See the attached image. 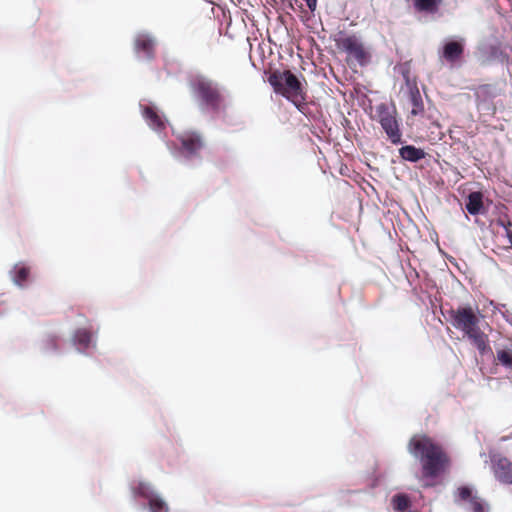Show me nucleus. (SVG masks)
Listing matches in <instances>:
<instances>
[{"instance_id": "f257e3e1", "label": "nucleus", "mask_w": 512, "mask_h": 512, "mask_svg": "<svg viewBox=\"0 0 512 512\" xmlns=\"http://www.w3.org/2000/svg\"><path fill=\"white\" fill-rule=\"evenodd\" d=\"M478 313V309L469 305H460L457 308L448 309L446 319L452 327L461 331L463 336L471 341L481 355H484L491 351V348L488 345L487 335L480 329Z\"/></svg>"}, {"instance_id": "f03ea898", "label": "nucleus", "mask_w": 512, "mask_h": 512, "mask_svg": "<svg viewBox=\"0 0 512 512\" xmlns=\"http://www.w3.org/2000/svg\"><path fill=\"white\" fill-rule=\"evenodd\" d=\"M409 453L422 463V472L426 477H436L443 469L446 456L439 446L426 436H413L408 443Z\"/></svg>"}, {"instance_id": "7ed1b4c3", "label": "nucleus", "mask_w": 512, "mask_h": 512, "mask_svg": "<svg viewBox=\"0 0 512 512\" xmlns=\"http://www.w3.org/2000/svg\"><path fill=\"white\" fill-rule=\"evenodd\" d=\"M204 146L202 137L195 131H184L177 136V143L169 147L173 157L185 165L200 163V151Z\"/></svg>"}, {"instance_id": "20e7f679", "label": "nucleus", "mask_w": 512, "mask_h": 512, "mask_svg": "<svg viewBox=\"0 0 512 512\" xmlns=\"http://www.w3.org/2000/svg\"><path fill=\"white\" fill-rule=\"evenodd\" d=\"M190 86L202 111L211 113L218 111L222 101L218 83L204 76H196Z\"/></svg>"}, {"instance_id": "39448f33", "label": "nucleus", "mask_w": 512, "mask_h": 512, "mask_svg": "<svg viewBox=\"0 0 512 512\" xmlns=\"http://www.w3.org/2000/svg\"><path fill=\"white\" fill-rule=\"evenodd\" d=\"M135 503L141 508H149L150 512H168L169 507L165 500L150 483L139 481L131 486Z\"/></svg>"}, {"instance_id": "423d86ee", "label": "nucleus", "mask_w": 512, "mask_h": 512, "mask_svg": "<svg viewBox=\"0 0 512 512\" xmlns=\"http://www.w3.org/2000/svg\"><path fill=\"white\" fill-rule=\"evenodd\" d=\"M268 82L275 93L282 95L287 100L304 92L302 83L290 70L274 71L269 75Z\"/></svg>"}, {"instance_id": "0eeeda50", "label": "nucleus", "mask_w": 512, "mask_h": 512, "mask_svg": "<svg viewBox=\"0 0 512 512\" xmlns=\"http://www.w3.org/2000/svg\"><path fill=\"white\" fill-rule=\"evenodd\" d=\"M379 123L386 133L388 139L393 144L402 142L399 123L396 119L395 112L390 111L386 106L381 105L378 108Z\"/></svg>"}, {"instance_id": "6e6552de", "label": "nucleus", "mask_w": 512, "mask_h": 512, "mask_svg": "<svg viewBox=\"0 0 512 512\" xmlns=\"http://www.w3.org/2000/svg\"><path fill=\"white\" fill-rule=\"evenodd\" d=\"M500 95V89L492 84H484L475 92L477 108L480 112L493 115L496 111L493 100Z\"/></svg>"}, {"instance_id": "1a4fd4ad", "label": "nucleus", "mask_w": 512, "mask_h": 512, "mask_svg": "<svg viewBox=\"0 0 512 512\" xmlns=\"http://www.w3.org/2000/svg\"><path fill=\"white\" fill-rule=\"evenodd\" d=\"M491 467L495 479L501 484H512V462L501 454L491 456Z\"/></svg>"}, {"instance_id": "9d476101", "label": "nucleus", "mask_w": 512, "mask_h": 512, "mask_svg": "<svg viewBox=\"0 0 512 512\" xmlns=\"http://www.w3.org/2000/svg\"><path fill=\"white\" fill-rule=\"evenodd\" d=\"M155 43V38L151 34L146 32L138 33L134 42L137 57L142 60L153 59Z\"/></svg>"}, {"instance_id": "9b49d317", "label": "nucleus", "mask_w": 512, "mask_h": 512, "mask_svg": "<svg viewBox=\"0 0 512 512\" xmlns=\"http://www.w3.org/2000/svg\"><path fill=\"white\" fill-rule=\"evenodd\" d=\"M72 342L80 353L92 354L96 349L95 336L85 328H79L74 332Z\"/></svg>"}, {"instance_id": "f8f14e48", "label": "nucleus", "mask_w": 512, "mask_h": 512, "mask_svg": "<svg viewBox=\"0 0 512 512\" xmlns=\"http://www.w3.org/2000/svg\"><path fill=\"white\" fill-rule=\"evenodd\" d=\"M140 108L143 118L151 129L160 132L165 128L166 119L158 113L154 105H144L140 103Z\"/></svg>"}, {"instance_id": "ddd939ff", "label": "nucleus", "mask_w": 512, "mask_h": 512, "mask_svg": "<svg viewBox=\"0 0 512 512\" xmlns=\"http://www.w3.org/2000/svg\"><path fill=\"white\" fill-rule=\"evenodd\" d=\"M342 49L353 56L359 63H363L366 58V52L359 40L355 36H348L342 40Z\"/></svg>"}, {"instance_id": "4468645a", "label": "nucleus", "mask_w": 512, "mask_h": 512, "mask_svg": "<svg viewBox=\"0 0 512 512\" xmlns=\"http://www.w3.org/2000/svg\"><path fill=\"white\" fill-rule=\"evenodd\" d=\"M464 51V45L461 41H448L444 44L442 49V57L448 62L457 60Z\"/></svg>"}, {"instance_id": "2eb2a0df", "label": "nucleus", "mask_w": 512, "mask_h": 512, "mask_svg": "<svg viewBox=\"0 0 512 512\" xmlns=\"http://www.w3.org/2000/svg\"><path fill=\"white\" fill-rule=\"evenodd\" d=\"M465 209L470 215H478L484 210L483 194L480 191L469 193Z\"/></svg>"}, {"instance_id": "dca6fc26", "label": "nucleus", "mask_w": 512, "mask_h": 512, "mask_svg": "<svg viewBox=\"0 0 512 512\" xmlns=\"http://www.w3.org/2000/svg\"><path fill=\"white\" fill-rule=\"evenodd\" d=\"M29 274H30L29 267L23 263L15 264L13 269L10 271V276H11L13 283L20 288H23L26 286V282L28 280Z\"/></svg>"}, {"instance_id": "f3484780", "label": "nucleus", "mask_w": 512, "mask_h": 512, "mask_svg": "<svg viewBox=\"0 0 512 512\" xmlns=\"http://www.w3.org/2000/svg\"><path fill=\"white\" fill-rule=\"evenodd\" d=\"M399 155L402 159L415 163L425 158V151L414 145H405L399 149Z\"/></svg>"}, {"instance_id": "a211bd4d", "label": "nucleus", "mask_w": 512, "mask_h": 512, "mask_svg": "<svg viewBox=\"0 0 512 512\" xmlns=\"http://www.w3.org/2000/svg\"><path fill=\"white\" fill-rule=\"evenodd\" d=\"M443 0H414V7L419 12L435 14L438 12Z\"/></svg>"}, {"instance_id": "6ab92c4d", "label": "nucleus", "mask_w": 512, "mask_h": 512, "mask_svg": "<svg viewBox=\"0 0 512 512\" xmlns=\"http://www.w3.org/2000/svg\"><path fill=\"white\" fill-rule=\"evenodd\" d=\"M409 98L413 106L411 114L414 116L422 114L424 112V105L419 89H414L413 92H409Z\"/></svg>"}, {"instance_id": "aec40b11", "label": "nucleus", "mask_w": 512, "mask_h": 512, "mask_svg": "<svg viewBox=\"0 0 512 512\" xmlns=\"http://www.w3.org/2000/svg\"><path fill=\"white\" fill-rule=\"evenodd\" d=\"M393 509L397 512H405L410 506V499L406 494L397 493L391 499Z\"/></svg>"}, {"instance_id": "412c9836", "label": "nucleus", "mask_w": 512, "mask_h": 512, "mask_svg": "<svg viewBox=\"0 0 512 512\" xmlns=\"http://www.w3.org/2000/svg\"><path fill=\"white\" fill-rule=\"evenodd\" d=\"M497 360L506 369H512V350L501 349L497 351Z\"/></svg>"}, {"instance_id": "4be33fe9", "label": "nucleus", "mask_w": 512, "mask_h": 512, "mask_svg": "<svg viewBox=\"0 0 512 512\" xmlns=\"http://www.w3.org/2000/svg\"><path fill=\"white\" fill-rule=\"evenodd\" d=\"M474 497L477 496L472 494V489L469 486H461L457 490L455 502L458 503L461 500L471 503Z\"/></svg>"}, {"instance_id": "5701e85b", "label": "nucleus", "mask_w": 512, "mask_h": 512, "mask_svg": "<svg viewBox=\"0 0 512 512\" xmlns=\"http://www.w3.org/2000/svg\"><path fill=\"white\" fill-rule=\"evenodd\" d=\"M40 349L45 353L56 352V338L54 336H47L41 341Z\"/></svg>"}, {"instance_id": "b1692460", "label": "nucleus", "mask_w": 512, "mask_h": 512, "mask_svg": "<svg viewBox=\"0 0 512 512\" xmlns=\"http://www.w3.org/2000/svg\"><path fill=\"white\" fill-rule=\"evenodd\" d=\"M288 101L292 102L298 111L305 114V110L307 108V103H306V97H305L304 92L300 93V95H298V96L292 97V99H288Z\"/></svg>"}, {"instance_id": "393cba45", "label": "nucleus", "mask_w": 512, "mask_h": 512, "mask_svg": "<svg viewBox=\"0 0 512 512\" xmlns=\"http://www.w3.org/2000/svg\"><path fill=\"white\" fill-rule=\"evenodd\" d=\"M470 504L472 506V512H488V505L479 497H474Z\"/></svg>"}, {"instance_id": "a878e982", "label": "nucleus", "mask_w": 512, "mask_h": 512, "mask_svg": "<svg viewBox=\"0 0 512 512\" xmlns=\"http://www.w3.org/2000/svg\"><path fill=\"white\" fill-rule=\"evenodd\" d=\"M396 70L402 75L403 79L405 80L406 77H410V64L408 62H405L397 67H395Z\"/></svg>"}, {"instance_id": "bb28decb", "label": "nucleus", "mask_w": 512, "mask_h": 512, "mask_svg": "<svg viewBox=\"0 0 512 512\" xmlns=\"http://www.w3.org/2000/svg\"><path fill=\"white\" fill-rule=\"evenodd\" d=\"M404 82H405L406 88L408 90V93L409 92H413L414 89H419L418 85H417L416 78H412L411 76L410 77H406Z\"/></svg>"}, {"instance_id": "cd10ccee", "label": "nucleus", "mask_w": 512, "mask_h": 512, "mask_svg": "<svg viewBox=\"0 0 512 512\" xmlns=\"http://www.w3.org/2000/svg\"><path fill=\"white\" fill-rule=\"evenodd\" d=\"M497 224L505 230V233L507 230H510V227H512V222L510 220L505 221L503 219H498Z\"/></svg>"}, {"instance_id": "c85d7f7f", "label": "nucleus", "mask_w": 512, "mask_h": 512, "mask_svg": "<svg viewBox=\"0 0 512 512\" xmlns=\"http://www.w3.org/2000/svg\"><path fill=\"white\" fill-rule=\"evenodd\" d=\"M506 322H509V323H510L509 319H506ZM511 324H512V322H511Z\"/></svg>"}]
</instances>
